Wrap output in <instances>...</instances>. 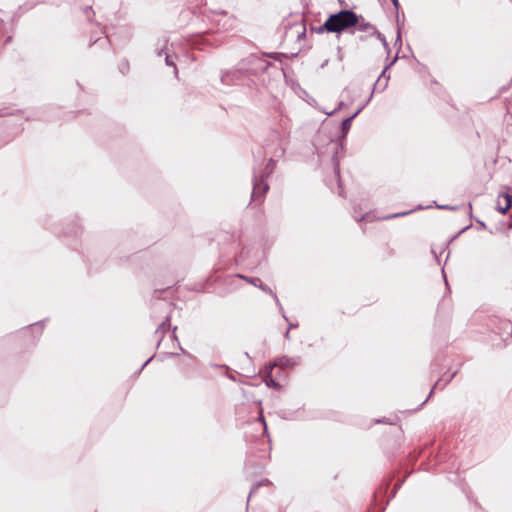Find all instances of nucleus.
<instances>
[{
  "label": "nucleus",
  "instance_id": "obj_4",
  "mask_svg": "<svg viewBox=\"0 0 512 512\" xmlns=\"http://www.w3.org/2000/svg\"><path fill=\"white\" fill-rule=\"evenodd\" d=\"M274 368V365L270 366V370ZM264 381L268 387L279 388L278 383L272 378L271 371L264 376Z\"/></svg>",
  "mask_w": 512,
  "mask_h": 512
},
{
  "label": "nucleus",
  "instance_id": "obj_3",
  "mask_svg": "<svg viewBox=\"0 0 512 512\" xmlns=\"http://www.w3.org/2000/svg\"><path fill=\"white\" fill-rule=\"evenodd\" d=\"M512 204V197L508 193H503L499 196L497 201V209L500 213L505 214Z\"/></svg>",
  "mask_w": 512,
  "mask_h": 512
},
{
  "label": "nucleus",
  "instance_id": "obj_6",
  "mask_svg": "<svg viewBox=\"0 0 512 512\" xmlns=\"http://www.w3.org/2000/svg\"><path fill=\"white\" fill-rule=\"evenodd\" d=\"M260 420H261V422H262V423H263V425H264V430L266 431L267 426H266V423H265V420H264V417H263V415H262V414L260 415Z\"/></svg>",
  "mask_w": 512,
  "mask_h": 512
},
{
  "label": "nucleus",
  "instance_id": "obj_2",
  "mask_svg": "<svg viewBox=\"0 0 512 512\" xmlns=\"http://www.w3.org/2000/svg\"><path fill=\"white\" fill-rule=\"evenodd\" d=\"M354 32L358 33V38L360 40H366L369 38H379L380 34L377 31L376 27L370 23L364 22L360 20L358 16V23L354 25Z\"/></svg>",
  "mask_w": 512,
  "mask_h": 512
},
{
  "label": "nucleus",
  "instance_id": "obj_5",
  "mask_svg": "<svg viewBox=\"0 0 512 512\" xmlns=\"http://www.w3.org/2000/svg\"><path fill=\"white\" fill-rule=\"evenodd\" d=\"M240 278L246 280L247 282L251 283L254 286L261 287V280L259 278H247L242 275H238Z\"/></svg>",
  "mask_w": 512,
  "mask_h": 512
},
{
  "label": "nucleus",
  "instance_id": "obj_1",
  "mask_svg": "<svg viewBox=\"0 0 512 512\" xmlns=\"http://www.w3.org/2000/svg\"><path fill=\"white\" fill-rule=\"evenodd\" d=\"M358 23V15L351 10H341L336 14L330 15L320 27V31L325 30L329 33H341L349 28H354Z\"/></svg>",
  "mask_w": 512,
  "mask_h": 512
},
{
  "label": "nucleus",
  "instance_id": "obj_7",
  "mask_svg": "<svg viewBox=\"0 0 512 512\" xmlns=\"http://www.w3.org/2000/svg\"><path fill=\"white\" fill-rule=\"evenodd\" d=\"M394 5L397 6L398 5V0H392Z\"/></svg>",
  "mask_w": 512,
  "mask_h": 512
}]
</instances>
